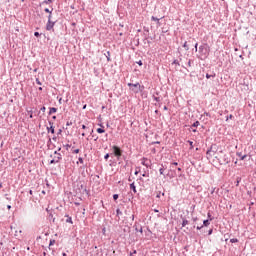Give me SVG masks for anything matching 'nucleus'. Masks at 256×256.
I'll return each instance as SVG.
<instances>
[{
	"label": "nucleus",
	"mask_w": 256,
	"mask_h": 256,
	"mask_svg": "<svg viewBox=\"0 0 256 256\" xmlns=\"http://www.w3.org/2000/svg\"><path fill=\"white\" fill-rule=\"evenodd\" d=\"M50 163H59L58 161H55V158H53L51 161H50Z\"/></svg>",
	"instance_id": "obj_25"
},
{
	"label": "nucleus",
	"mask_w": 256,
	"mask_h": 256,
	"mask_svg": "<svg viewBox=\"0 0 256 256\" xmlns=\"http://www.w3.org/2000/svg\"><path fill=\"white\" fill-rule=\"evenodd\" d=\"M202 227H203V226H201V227L198 226L197 229L199 230V229H201Z\"/></svg>",
	"instance_id": "obj_47"
},
{
	"label": "nucleus",
	"mask_w": 256,
	"mask_h": 256,
	"mask_svg": "<svg viewBox=\"0 0 256 256\" xmlns=\"http://www.w3.org/2000/svg\"><path fill=\"white\" fill-rule=\"evenodd\" d=\"M7 209H11V205H8V206H7Z\"/></svg>",
	"instance_id": "obj_41"
},
{
	"label": "nucleus",
	"mask_w": 256,
	"mask_h": 256,
	"mask_svg": "<svg viewBox=\"0 0 256 256\" xmlns=\"http://www.w3.org/2000/svg\"><path fill=\"white\" fill-rule=\"evenodd\" d=\"M208 221H213V217L211 216V212H208Z\"/></svg>",
	"instance_id": "obj_19"
},
{
	"label": "nucleus",
	"mask_w": 256,
	"mask_h": 256,
	"mask_svg": "<svg viewBox=\"0 0 256 256\" xmlns=\"http://www.w3.org/2000/svg\"><path fill=\"white\" fill-rule=\"evenodd\" d=\"M199 53H200L199 58L201 59V61H205V59H207V57H209V48H207L205 46H200Z\"/></svg>",
	"instance_id": "obj_2"
},
{
	"label": "nucleus",
	"mask_w": 256,
	"mask_h": 256,
	"mask_svg": "<svg viewBox=\"0 0 256 256\" xmlns=\"http://www.w3.org/2000/svg\"><path fill=\"white\" fill-rule=\"evenodd\" d=\"M79 161H80L81 163H83V158H79Z\"/></svg>",
	"instance_id": "obj_35"
},
{
	"label": "nucleus",
	"mask_w": 256,
	"mask_h": 256,
	"mask_svg": "<svg viewBox=\"0 0 256 256\" xmlns=\"http://www.w3.org/2000/svg\"><path fill=\"white\" fill-rule=\"evenodd\" d=\"M128 87H130V89L134 91V93H139V91H141V84L139 83H136V84L128 83Z\"/></svg>",
	"instance_id": "obj_3"
},
{
	"label": "nucleus",
	"mask_w": 256,
	"mask_h": 256,
	"mask_svg": "<svg viewBox=\"0 0 256 256\" xmlns=\"http://www.w3.org/2000/svg\"><path fill=\"white\" fill-rule=\"evenodd\" d=\"M41 111H42L43 113H45L46 108H45V107H42V108H41Z\"/></svg>",
	"instance_id": "obj_30"
},
{
	"label": "nucleus",
	"mask_w": 256,
	"mask_h": 256,
	"mask_svg": "<svg viewBox=\"0 0 256 256\" xmlns=\"http://www.w3.org/2000/svg\"><path fill=\"white\" fill-rule=\"evenodd\" d=\"M53 27H55V22L51 21V15L48 16V23L46 25V29L47 31H51V29H53Z\"/></svg>",
	"instance_id": "obj_4"
},
{
	"label": "nucleus",
	"mask_w": 256,
	"mask_h": 256,
	"mask_svg": "<svg viewBox=\"0 0 256 256\" xmlns=\"http://www.w3.org/2000/svg\"><path fill=\"white\" fill-rule=\"evenodd\" d=\"M48 133H52V135L55 133V127L52 123H50V127H47Z\"/></svg>",
	"instance_id": "obj_7"
},
{
	"label": "nucleus",
	"mask_w": 256,
	"mask_h": 256,
	"mask_svg": "<svg viewBox=\"0 0 256 256\" xmlns=\"http://www.w3.org/2000/svg\"><path fill=\"white\" fill-rule=\"evenodd\" d=\"M178 171H181V168H178Z\"/></svg>",
	"instance_id": "obj_51"
},
{
	"label": "nucleus",
	"mask_w": 256,
	"mask_h": 256,
	"mask_svg": "<svg viewBox=\"0 0 256 256\" xmlns=\"http://www.w3.org/2000/svg\"><path fill=\"white\" fill-rule=\"evenodd\" d=\"M45 13H49V15H51V13H53V9H49V8H46L44 9Z\"/></svg>",
	"instance_id": "obj_12"
},
{
	"label": "nucleus",
	"mask_w": 256,
	"mask_h": 256,
	"mask_svg": "<svg viewBox=\"0 0 256 256\" xmlns=\"http://www.w3.org/2000/svg\"><path fill=\"white\" fill-rule=\"evenodd\" d=\"M96 131L97 133H105V129L103 128H98Z\"/></svg>",
	"instance_id": "obj_15"
},
{
	"label": "nucleus",
	"mask_w": 256,
	"mask_h": 256,
	"mask_svg": "<svg viewBox=\"0 0 256 256\" xmlns=\"http://www.w3.org/2000/svg\"><path fill=\"white\" fill-rule=\"evenodd\" d=\"M155 211V213H159V210H154Z\"/></svg>",
	"instance_id": "obj_46"
},
{
	"label": "nucleus",
	"mask_w": 256,
	"mask_h": 256,
	"mask_svg": "<svg viewBox=\"0 0 256 256\" xmlns=\"http://www.w3.org/2000/svg\"><path fill=\"white\" fill-rule=\"evenodd\" d=\"M197 45H198V44L196 43V44H195V51H197Z\"/></svg>",
	"instance_id": "obj_37"
},
{
	"label": "nucleus",
	"mask_w": 256,
	"mask_h": 256,
	"mask_svg": "<svg viewBox=\"0 0 256 256\" xmlns=\"http://www.w3.org/2000/svg\"><path fill=\"white\" fill-rule=\"evenodd\" d=\"M229 119H233V115H230V116H229Z\"/></svg>",
	"instance_id": "obj_40"
},
{
	"label": "nucleus",
	"mask_w": 256,
	"mask_h": 256,
	"mask_svg": "<svg viewBox=\"0 0 256 256\" xmlns=\"http://www.w3.org/2000/svg\"><path fill=\"white\" fill-rule=\"evenodd\" d=\"M203 225H204V227H209V225H210L209 220H204Z\"/></svg>",
	"instance_id": "obj_11"
},
{
	"label": "nucleus",
	"mask_w": 256,
	"mask_h": 256,
	"mask_svg": "<svg viewBox=\"0 0 256 256\" xmlns=\"http://www.w3.org/2000/svg\"><path fill=\"white\" fill-rule=\"evenodd\" d=\"M113 199H114V201H117L119 199V195L118 194H114L113 195Z\"/></svg>",
	"instance_id": "obj_21"
},
{
	"label": "nucleus",
	"mask_w": 256,
	"mask_h": 256,
	"mask_svg": "<svg viewBox=\"0 0 256 256\" xmlns=\"http://www.w3.org/2000/svg\"><path fill=\"white\" fill-rule=\"evenodd\" d=\"M230 243H239V239H237V238H232V239L230 240Z\"/></svg>",
	"instance_id": "obj_14"
},
{
	"label": "nucleus",
	"mask_w": 256,
	"mask_h": 256,
	"mask_svg": "<svg viewBox=\"0 0 256 256\" xmlns=\"http://www.w3.org/2000/svg\"><path fill=\"white\" fill-rule=\"evenodd\" d=\"M39 35H40L39 32H35V33H34V36H35V37H39Z\"/></svg>",
	"instance_id": "obj_28"
},
{
	"label": "nucleus",
	"mask_w": 256,
	"mask_h": 256,
	"mask_svg": "<svg viewBox=\"0 0 256 256\" xmlns=\"http://www.w3.org/2000/svg\"><path fill=\"white\" fill-rule=\"evenodd\" d=\"M62 256H67V254H66V253H63Z\"/></svg>",
	"instance_id": "obj_48"
},
{
	"label": "nucleus",
	"mask_w": 256,
	"mask_h": 256,
	"mask_svg": "<svg viewBox=\"0 0 256 256\" xmlns=\"http://www.w3.org/2000/svg\"><path fill=\"white\" fill-rule=\"evenodd\" d=\"M53 157H54V161H58V162L61 161V153L55 151Z\"/></svg>",
	"instance_id": "obj_6"
},
{
	"label": "nucleus",
	"mask_w": 256,
	"mask_h": 256,
	"mask_svg": "<svg viewBox=\"0 0 256 256\" xmlns=\"http://www.w3.org/2000/svg\"><path fill=\"white\" fill-rule=\"evenodd\" d=\"M83 109H87V104H85V105L83 106Z\"/></svg>",
	"instance_id": "obj_34"
},
{
	"label": "nucleus",
	"mask_w": 256,
	"mask_h": 256,
	"mask_svg": "<svg viewBox=\"0 0 256 256\" xmlns=\"http://www.w3.org/2000/svg\"><path fill=\"white\" fill-rule=\"evenodd\" d=\"M82 129H87V126H85V125H82Z\"/></svg>",
	"instance_id": "obj_32"
},
{
	"label": "nucleus",
	"mask_w": 256,
	"mask_h": 256,
	"mask_svg": "<svg viewBox=\"0 0 256 256\" xmlns=\"http://www.w3.org/2000/svg\"><path fill=\"white\" fill-rule=\"evenodd\" d=\"M183 47L186 51H189V45H187V42L183 44Z\"/></svg>",
	"instance_id": "obj_16"
},
{
	"label": "nucleus",
	"mask_w": 256,
	"mask_h": 256,
	"mask_svg": "<svg viewBox=\"0 0 256 256\" xmlns=\"http://www.w3.org/2000/svg\"><path fill=\"white\" fill-rule=\"evenodd\" d=\"M66 223H71L73 224V219L71 217H68V219L66 220Z\"/></svg>",
	"instance_id": "obj_20"
},
{
	"label": "nucleus",
	"mask_w": 256,
	"mask_h": 256,
	"mask_svg": "<svg viewBox=\"0 0 256 256\" xmlns=\"http://www.w3.org/2000/svg\"><path fill=\"white\" fill-rule=\"evenodd\" d=\"M44 3H51V0H48V1H44Z\"/></svg>",
	"instance_id": "obj_33"
},
{
	"label": "nucleus",
	"mask_w": 256,
	"mask_h": 256,
	"mask_svg": "<svg viewBox=\"0 0 256 256\" xmlns=\"http://www.w3.org/2000/svg\"><path fill=\"white\" fill-rule=\"evenodd\" d=\"M197 132V130H193V133H196Z\"/></svg>",
	"instance_id": "obj_50"
},
{
	"label": "nucleus",
	"mask_w": 256,
	"mask_h": 256,
	"mask_svg": "<svg viewBox=\"0 0 256 256\" xmlns=\"http://www.w3.org/2000/svg\"><path fill=\"white\" fill-rule=\"evenodd\" d=\"M36 83H37V85H42L41 81L39 80V78L36 79Z\"/></svg>",
	"instance_id": "obj_24"
},
{
	"label": "nucleus",
	"mask_w": 256,
	"mask_h": 256,
	"mask_svg": "<svg viewBox=\"0 0 256 256\" xmlns=\"http://www.w3.org/2000/svg\"><path fill=\"white\" fill-rule=\"evenodd\" d=\"M130 189H131L134 193H137V188L135 187V183L130 184Z\"/></svg>",
	"instance_id": "obj_8"
},
{
	"label": "nucleus",
	"mask_w": 256,
	"mask_h": 256,
	"mask_svg": "<svg viewBox=\"0 0 256 256\" xmlns=\"http://www.w3.org/2000/svg\"><path fill=\"white\" fill-rule=\"evenodd\" d=\"M151 19H152V21H156L157 23H159V18L152 16Z\"/></svg>",
	"instance_id": "obj_17"
},
{
	"label": "nucleus",
	"mask_w": 256,
	"mask_h": 256,
	"mask_svg": "<svg viewBox=\"0 0 256 256\" xmlns=\"http://www.w3.org/2000/svg\"><path fill=\"white\" fill-rule=\"evenodd\" d=\"M172 165H175V166H177V165H178V163H177V162H174V163H172Z\"/></svg>",
	"instance_id": "obj_36"
},
{
	"label": "nucleus",
	"mask_w": 256,
	"mask_h": 256,
	"mask_svg": "<svg viewBox=\"0 0 256 256\" xmlns=\"http://www.w3.org/2000/svg\"><path fill=\"white\" fill-rule=\"evenodd\" d=\"M52 113H57V108H50L49 114L52 115Z\"/></svg>",
	"instance_id": "obj_10"
},
{
	"label": "nucleus",
	"mask_w": 256,
	"mask_h": 256,
	"mask_svg": "<svg viewBox=\"0 0 256 256\" xmlns=\"http://www.w3.org/2000/svg\"><path fill=\"white\" fill-rule=\"evenodd\" d=\"M104 159L107 161V159H109V154H106V155L104 156Z\"/></svg>",
	"instance_id": "obj_27"
},
{
	"label": "nucleus",
	"mask_w": 256,
	"mask_h": 256,
	"mask_svg": "<svg viewBox=\"0 0 256 256\" xmlns=\"http://www.w3.org/2000/svg\"><path fill=\"white\" fill-rule=\"evenodd\" d=\"M32 193H33V191L30 190V194H32Z\"/></svg>",
	"instance_id": "obj_52"
},
{
	"label": "nucleus",
	"mask_w": 256,
	"mask_h": 256,
	"mask_svg": "<svg viewBox=\"0 0 256 256\" xmlns=\"http://www.w3.org/2000/svg\"><path fill=\"white\" fill-rule=\"evenodd\" d=\"M164 110L167 111V106L164 107Z\"/></svg>",
	"instance_id": "obj_45"
},
{
	"label": "nucleus",
	"mask_w": 256,
	"mask_h": 256,
	"mask_svg": "<svg viewBox=\"0 0 256 256\" xmlns=\"http://www.w3.org/2000/svg\"><path fill=\"white\" fill-rule=\"evenodd\" d=\"M187 225H189V221L186 220V219H184V220L182 221V227H187Z\"/></svg>",
	"instance_id": "obj_9"
},
{
	"label": "nucleus",
	"mask_w": 256,
	"mask_h": 256,
	"mask_svg": "<svg viewBox=\"0 0 256 256\" xmlns=\"http://www.w3.org/2000/svg\"><path fill=\"white\" fill-rule=\"evenodd\" d=\"M138 65L141 67V65H143V62H142V61H139V62H138Z\"/></svg>",
	"instance_id": "obj_31"
},
{
	"label": "nucleus",
	"mask_w": 256,
	"mask_h": 256,
	"mask_svg": "<svg viewBox=\"0 0 256 256\" xmlns=\"http://www.w3.org/2000/svg\"><path fill=\"white\" fill-rule=\"evenodd\" d=\"M206 158L209 161H212L215 165H228V163H231V159L223 149V147L212 144L210 148L206 152Z\"/></svg>",
	"instance_id": "obj_1"
},
{
	"label": "nucleus",
	"mask_w": 256,
	"mask_h": 256,
	"mask_svg": "<svg viewBox=\"0 0 256 256\" xmlns=\"http://www.w3.org/2000/svg\"><path fill=\"white\" fill-rule=\"evenodd\" d=\"M159 172H160V175H163V172H164L163 168H160Z\"/></svg>",
	"instance_id": "obj_26"
},
{
	"label": "nucleus",
	"mask_w": 256,
	"mask_h": 256,
	"mask_svg": "<svg viewBox=\"0 0 256 256\" xmlns=\"http://www.w3.org/2000/svg\"><path fill=\"white\" fill-rule=\"evenodd\" d=\"M189 145H190V149H193V141H188Z\"/></svg>",
	"instance_id": "obj_23"
},
{
	"label": "nucleus",
	"mask_w": 256,
	"mask_h": 256,
	"mask_svg": "<svg viewBox=\"0 0 256 256\" xmlns=\"http://www.w3.org/2000/svg\"><path fill=\"white\" fill-rule=\"evenodd\" d=\"M53 119H56V117L54 116Z\"/></svg>",
	"instance_id": "obj_53"
},
{
	"label": "nucleus",
	"mask_w": 256,
	"mask_h": 256,
	"mask_svg": "<svg viewBox=\"0 0 256 256\" xmlns=\"http://www.w3.org/2000/svg\"><path fill=\"white\" fill-rule=\"evenodd\" d=\"M140 233H143V228L140 229Z\"/></svg>",
	"instance_id": "obj_44"
},
{
	"label": "nucleus",
	"mask_w": 256,
	"mask_h": 256,
	"mask_svg": "<svg viewBox=\"0 0 256 256\" xmlns=\"http://www.w3.org/2000/svg\"><path fill=\"white\" fill-rule=\"evenodd\" d=\"M113 151H114V155L115 157H121V148L117 147V146H113Z\"/></svg>",
	"instance_id": "obj_5"
},
{
	"label": "nucleus",
	"mask_w": 256,
	"mask_h": 256,
	"mask_svg": "<svg viewBox=\"0 0 256 256\" xmlns=\"http://www.w3.org/2000/svg\"><path fill=\"white\" fill-rule=\"evenodd\" d=\"M199 125H200L199 121H196L193 123L192 127H199Z\"/></svg>",
	"instance_id": "obj_18"
},
{
	"label": "nucleus",
	"mask_w": 256,
	"mask_h": 256,
	"mask_svg": "<svg viewBox=\"0 0 256 256\" xmlns=\"http://www.w3.org/2000/svg\"><path fill=\"white\" fill-rule=\"evenodd\" d=\"M82 137H85V133H82Z\"/></svg>",
	"instance_id": "obj_49"
},
{
	"label": "nucleus",
	"mask_w": 256,
	"mask_h": 256,
	"mask_svg": "<svg viewBox=\"0 0 256 256\" xmlns=\"http://www.w3.org/2000/svg\"><path fill=\"white\" fill-rule=\"evenodd\" d=\"M30 119H33V114L30 115Z\"/></svg>",
	"instance_id": "obj_43"
},
{
	"label": "nucleus",
	"mask_w": 256,
	"mask_h": 256,
	"mask_svg": "<svg viewBox=\"0 0 256 256\" xmlns=\"http://www.w3.org/2000/svg\"><path fill=\"white\" fill-rule=\"evenodd\" d=\"M38 89H39V91H43V88H42V87H39Z\"/></svg>",
	"instance_id": "obj_38"
},
{
	"label": "nucleus",
	"mask_w": 256,
	"mask_h": 256,
	"mask_svg": "<svg viewBox=\"0 0 256 256\" xmlns=\"http://www.w3.org/2000/svg\"><path fill=\"white\" fill-rule=\"evenodd\" d=\"M247 156L246 155H244L241 159H242V161H243V159H245Z\"/></svg>",
	"instance_id": "obj_39"
},
{
	"label": "nucleus",
	"mask_w": 256,
	"mask_h": 256,
	"mask_svg": "<svg viewBox=\"0 0 256 256\" xmlns=\"http://www.w3.org/2000/svg\"><path fill=\"white\" fill-rule=\"evenodd\" d=\"M239 183H241V178H237L236 187H239Z\"/></svg>",
	"instance_id": "obj_22"
},
{
	"label": "nucleus",
	"mask_w": 256,
	"mask_h": 256,
	"mask_svg": "<svg viewBox=\"0 0 256 256\" xmlns=\"http://www.w3.org/2000/svg\"><path fill=\"white\" fill-rule=\"evenodd\" d=\"M211 77L215 78L216 74L215 73L213 75L206 74V79H211Z\"/></svg>",
	"instance_id": "obj_13"
},
{
	"label": "nucleus",
	"mask_w": 256,
	"mask_h": 256,
	"mask_svg": "<svg viewBox=\"0 0 256 256\" xmlns=\"http://www.w3.org/2000/svg\"><path fill=\"white\" fill-rule=\"evenodd\" d=\"M211 233H213V230H210V231H209V235H211Z\"/></svg>",
	"instance_id": "obj_42"
},
{
	"label": "nucleus",
	"mask_w": 256,
	"mask_h": 256,
	"mask_svg": "<svg viewBox=\"0 0 256 256\" xmlns=\"http://www.w3.org/2000/svg\"><path fill=\"white\" fill-rule=\"evenodd\" d=\"M79 149H75L74 151H73V153H75V154H77V153H79Z\"/></svg>",
	"instance_id": "obj_29"
}]
</instances>
